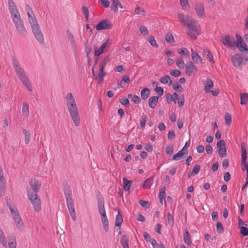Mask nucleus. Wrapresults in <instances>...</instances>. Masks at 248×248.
Wrapping results in <instances>:
<instances>
[{"label": "nucleus", "mask_w": 248, "mask_h": 248, "mask_svg": "<svg viewBox=\"0 0 248 248\" xmlns=\"http://www.w3.org/2000/svg\"><path fill=\"white\" fill-rule=\"evenodd\" d=\"M150 90L147 88H145L141 91L140 95L141 97L143 100H146L149 96L150 94Z\"/></svg>", "instance_id": "obj_32"}, {"label": "nucleus", "mask_w": 248, "mask_h": 248, "mask_svg": "<svg viewBox=\"0 0 248 248\" xmlns=\"http://www.w3.org/2000/svg\"><path fill=\"white\" fill-rule=\"evenodd\" d=\"M34 35L40 44H43L44 42V38L42 32L41 31L40 26L32 29Z\"/></svg>", "instance_id": "obj_19"}, {"label": "nucleus", "mask_w": 248, "mask_h": 248, "mask_svg": "<svg viewBox=\"0 0 248 248\" xmlns=\"http://www.w3.org/2000/svg\"><path fill=\"white\" fill-rule=\"evenodd\" d=\"M8 5L11 18L15 25L16 31L19 34L23 36L26 35L27 31L16 6L13 1H9Z\"/></svg>", "instance_id": "obj_3"}, {"label": "nucleus", "mask_w": 248, "mask_h": 248, "mask_svg": "<svg viewBox=\"0 0 248 248\" xmlns=\"http://www.w3.org/2000/svg\"><path fill=\"white\" fill-rule=\"evenodd\" d=\"M124 188L125 191H129L131 185V182L128 180L126 178H123Z\"/></svg>", "instance_id": "obj_30"}, {"label": "nucleus", "mask_w": 248, "mask_h": 248, "mask_svg": "<svg viewBox=\"0 0 248 248\" xmlns=\"http://www.w3.org/2000/svg\"><path fill=\"white\" fill-rule=\"evenodd\" d=\"M231 59L233 65L235 67H238L242 64H244L248 60V58H247L246 56L243 57L240 54H236L232 57Z\"/></svg>", "instance_id": "obj_13"}, {"label": "nucleus", "mask_w": 248, "mask_h": 248, "mask_svg": "<svg viewBox=\"0 0 248 248\" xmlns=\"http://www.w3.org/2000/svg\"><path fill=\"white\" fill-rule=\"evenodd\" d=\"M191 58L194 62L196 63H202V60L201 56H199L198 54L193 49V48H191Z\"/></svg>", "instance_id": "obj_21"}, {"label": "nucleus", "mask_w": 248, "mask_h": 248, "mask_svg": "<svg viewBox=\"0 0 248 248\" xmlns=\"http://www.w3.org/2000/svg\"><path fill=\"white\" fill-rule=\"evenodd\" d=\"M128 97L135 104H139L140 101V98L136 95L129 94L128 95Z\"/></svg>", "instance_id": "obj_37"}, {"label": "nucleus", "mask_w": 248, "mask_h": 248, "mask_svg": "<svg viewBox=\"0 0 248 248\" xmlns=\"http://www.w3.org/2000/svg\"><path fill=\"white\" fill-rule=\"evenodd\" d=\"M178 17L181 23L187 27V35L192 39H196L201 33L200 26L198 23L194 18L182 14H179Z\"/></svg>", "instance_id": "obj_1"}, {"label": "nucleus", "mask_w": 248, "mask_h": 248, "mask_svg": "<svg viewBox=\"0 0 248 248\" xmlns=\"http://www.w3.org/2000/svg\"><path fill=\"white\" fill-rule=\"evenodd\" d=\"M225 120L226 124L229 125L232 122V119L231 116L229 113H227L225 115Z\"/></svg>", "instance_id": "obj_61"}, {"label": "nucleus", "mask_w": 248, "mask_h": 248, "mask_svg": "<svg viewBox=\"0 0 248 248\" xmlns=\"http://www.w3.org/2000/svg\"><path fill=\"white\" fill-rule=\"evenodd\" d=\"M111 45V41L110 39H108L99 48H97L96 46H94V55L95 56H99L102 54L107 52Z\"/></svg>", "instance_id": "obj_11"}, {"label": "nucleus", "mask_w": 248, "mask_h": 248, "mask_svg": "<svg viewBox=\"0 0 248 248\" xmlns=\"http://www.w3.org/2000/svg\"><path fill=\"white\" fill-rule=\"evenodd\" d=\"M123 217L122 215H121L119 213V212H118V214L116 216V219L115 221V226H117L118 227H120L122 222H123Z\"/></svg>", "instance_id": "obj_42"}, {"label": "nucleus", "mask_w": 248, "mask_h": 248, "mask_svg": "<svg viewBox=\"0 0 248 248\" xmlns=\"http://www.w3.org/2000/svg\"><path fill=\"white\" fill-rule=\"evenodd\" d=\"M82 10V12H83V14L85 16L86 19V20H87L88 18V14H89L88 8L86 6H83Z\"/></svg>", "instance_id": "obj_62"}, {"label": "nucleus", "mask_w": 248, "mask_h": 248, "mask_svg": "<svg viewBox=\"0 0 248 248\" xmlns=\"http://www.w3.org/2000/svg\"><path fill=\"white\" fill-rule=\"evenodd\" d=\"M66 36H67L68 42L71 45H72L73 46H76V41H75V40L74 39V37L73 34L71 32L67 31L66 32Z\"/></svg>", "instance_id": "obj_26"}, {"label": "nucleus", "mask_w": 248, "mask_h": 248, "mask_svg": "<svg viewBox=\"0 0 248 248\" xmlns=\"http://www.w3.org/2000/svg\"><path fill=\"white\" fill-rule=\"evenodd\" d=\"M64 100L68 110L70 117L75 125L78 127L80 124V116L74 96L71 93L64 96Z\"/></svg>", "instance_id": "obj_2"}, {"label": "nucleus", "mask_w": 248, "mask_h": 248, "mask_svg": "<svg viewBox=\"0 0 248 248\" xmlns=\"http://www.w3.org/2000/svg\"><path fill=\"white\" fill-rule=\"evenodd\" d=\"M148 40L152 46L155 47H158V45L157 44L154 37L153 36H149Z\"/></svg>", "instance_id": "obj_44"}, {"label": "nucleus", "mask_w": 248, "mask_h": 248, "mask_svg": "<svg viewBox=\"0 0 248 248\" xmlns=\"http://www.w3.org/2000/svg\"><path fill=\"white\" fill-rule=\"evenodd\" d=\"M118 7L121 9L123 8L122 4L119 1H113L111 5V9L112 11L116 12L118 10Z\"/></svg>", "instance_id": "obj_28"}, {"label": "nucleus", "mask_w": 248, "mask_h": 248, "mask_svg": "<svg viewBox=\"0 0 248 248\" xmlns=\"http://www.w3.org/2000/svg\"><path fill=\"white\" fill-rule=\"evenodd\" d=\"M167 218L169 224L171 226H172L173 224V218L170 213H168Z\"/></svg>", "instance_id": "obj_58"}, {"label": "nucleus", "mask_w": 248, "mask_h": 248, "mask_svg": "<svg viewBox=\"0 0 248 248\" xmlns=\"http://www.w3.org/2000/svg\"><path fill=\"white\" fill-rule=\"evenodd\" d=\"M170 74L174 77H177L181 75V71L179 70L171 69Z\"/></svg>", "instance_id": "obj_50"}, {"label": "nucleus", "mask_w": 248, "mask_h": 248, "mask_svg": "<svg viewBox=\"0 0 248 248\" xmlns=\"http://www.w3.org/2000/svg\"><path fill=\"white\" fill-rule=\"evenodd\" d=\"M166 100L168 103H170L172 101H173L175 103L176 102L175 101V99H174L173 95L171 94L170 93H168L166 95Z\"/></svg>", "instance_id": "obj_57"}, {"label": "nucleus", "mask_w": 248, "mask_h": 248, "mask_svg": "<svg viewBox=\"0 0 248 248\" xmlns=\"http://www.w3.org/2000/svg\"><path fill=\"white\" fill-rule=\"evenodd\" d=\"M217 231L219 233H222L224 232L223 227L220 222L217 223Z\"/></svg>", "instance_id": "obj_53"}, {"label": "nucleus", "mask_w": 248, "mask_h": 248, "mask_svg": "<svg viewBox=\"0 0 248 248\" xmlns=\"http://www.w3.org/2000/svg\"><path fill=\"white\" fill-rule=\"evenodd\" d=\"M195 9L198 16L200 18L205 17V11L203 3L198 2L195 5Z\"/></svg>", "instance_id": "obj_18"}, {"label": "nucleus", "mask_w": 248, "mask_h": 248, "mask_svg": "<svg viewBox=\"0 0 248 248\" xmlns=\"http://www.w3.org/2000/svg\"><path fill=\"white\" fill-rule=\"evenodd\" d=\"M98 209L101 216V218L104 229L106 232H107L108 230V221L106 215L104 203L103 202H99Z\"/></svg>", "instance_id": "obj_8"}, {"label": "nucleus", "mask_w": 248, "mask_h": 248, "mask_svg": "<svg viewBox=\"0 0 248 248\" xmlns=\"http://www.w3.org/2000/svg\"><path fill=\"white\" fill-rule=\"evenodd\" d=\"M22 113L24 116L26 117H28L29 115V105L28 103H24L23 104V107L22 108Z\"/></svg>", "instance_id": "obj_34"}, {"label": "nucleus", "mask_w": 248, "mask_h": 248, "mask_svg": "<svg viewBox=\"0 0 248 248\" xmlns=\"http://www.w3.org/2000/svg\"><path fill=\"white\" fill-rule=\"evenodd\" d=\"M172 86H173V89L176 91H181L183 89L181 85H180L178 83H176L173 84Z\"/></svg>", "instance_id": "obj_63"}, {"label": "nucleus", "mask_w": 248, "mask_h": 248, "mask_svg": "<svg viewBox=\"0 0 248 248\" xmlns=\"http://www.w3.org/2000/svg\"><path fill=\"white\" fill-rule=\"evenodd\" d=\"M165 40L168 43L171 44L174 42V38L170 33H168L165 36Z\"/></svg>", "instance_id": "obj_40"}, {"label": "nucleus", "mask_w": 248, "mask_h": 248, "mask_svg": "<svg viewBox=\"0 0 248 248\" xmlns=\"http://www.w3.org/2000/svg\"><path fill=\"white\" fill-rule=\"evenodd\" d=\"M26 11L27 12L28 21L31 24V29H34L39 27V25L37 22L36 18L31 9V7L29 5L26 6Z\"/></svg>", "instance_id": "obj_10"}, {"label": "nucleus", "mask_w": 248, "mask_h": 248, "mask_svg": "<svg viewBox=\"0 0 248 248\" xmlns=\"http://www.w3.org/2000/svg\"><path fill=\"white\" fill-rule=\"evenodd\" d=\"M241 162H247V152L245 148L242 147L241 148Z\"/></svg>", "instance_id": "obj_46"}, {"label": "nucleus", "mask_w": 248, "mask_h": 248, "mask_svg": "<svg viewBox=\"0 0 248 248\" xmlns=\"http://www.w3.org/2000/svg\"><path fill=\"white\" fill-rule=\"evenodd\" d=\"M221 42L224 46L230 48L234 49L235 48L236 41L232 36L227 35L221 37Z\"/></svg>", "instance_id": "obj_12"}, {"label": "nucleus", "mask_w": 248, "mask_h": 248, "mask_svg": "<svg viewBox=\"0 0 248 248\" xmlns=\"http://www.w3.org/2000/svg\"><path fill=\"white\" fill-rule=\"evenodd\" d=\"M235 37L237 39V41L236 42L235 46L236 45V46H238L240 44L244 43L243 40L240 35L236 34Z\"/></svg>", "instance_id": "obj_60"}, {"label": "nucleus", "mask_w": 248, "mask_h": 248, "mask_svg": "<svg viewBox=\"0 0 248 248\" xmlns=\"http://www.w3.org/2000/svg\"><path fill=\"white\" fill-rule=\"evenodd\" d=\"M106 73L104 71V69L99 67L97 77H95V79H98V83L101 84L104 81V77Z\"/></svg>", "instance_id": "obj_22"}, {"label": "nucleus", "mask_w": 248, "mask_h": 248, "mask_svg": "<svg viewBox=\"0 0 248 248\" xmlns=\"http://www.w3.org/2000/svg\"><path fill=\"white\" fill-rule=\"evenodd\" d=\"M213 82L210 78L207 79L204 85V91L206 93H211L213 96H216L218 94L219 91L217 90H211L213 88Z\"/></svg>", "instance_id": "obj_15"}, {"label": "nucleus", "mask_w": 248, "mask_h": 248, "mask_svg": "<svg viewBox=\"0 0 248 248\" xmlns=\"http://www.w3.org/2000/svg\"><path fill=\"white\" fill-rule=\"evenodd\" d=\"M26 11L27 12L28 21L31 24V29H34L39 27V25L37 22L36 18L31 9V7L29 5L26 6Z\"/></svg>", "instance_id": "obj_9"}, {"label": "nucleus", "mask_w": 248, "mask_h": 248, "mask_svg": "<svg viewBox=\"0 0 248 248\" xmlns=\"http://www.w3.org/2000/svg\"><path fill=\"white\" fill-rule=\"evenodd\" d=\"M217 147L218 148V154L221 157H225L226 155V149L225 142L223 140H220L217 143Z\"/></svg>", "instance_id": "obj_17"}, {"label": "nucleus", "mask_w": 248, "mask_h": 248, "mask_svg": "<svg viewBox=\"0 0 248 248\" xmlns=\"http://www.w3.org/2000/svg\"><path fill=\"white\" fill-rule=\"evenodd\" d=\"M183 59L184 58H182V57H181L180 58L176 60V64L177 66L179 68H181V69L184 68L185 65V63L183 60Z\"/></svg>", "instance_id": "obj_43"}, {"label": "nucleus", "mask_w": 248, "mask_h": 248, "mask_svg": "<svg viewBox=\"0 0 248 248\" xmlns=\"http://www.w3.org/2000/svg\"><path fill=\"white\" fill-rule=\"evenodd\" d=\"M0 243L1 245L6 248L7 247V240L6 236L3 230L0 227Z\"/></svg>", "instance_id": "obj_23"}, {"label": "nucleus", "mask_w": 248, "mask_h": 248, "mask_svg": "<svg viewBox=\"0 0 248 248\" xmlns=\"http://www.w3.org/2000/svg\"><path fill=\"white\" fill-rule=\"evenodd\" d=\"M203 53L206 54L207 58L208 59L209 61L213 62H214L213 56L209 50L206 49H204Z\"/></svg>", "instance_id": "obj_45"}, {"label": "nucleus", "mask_w": 248, "mask_h": 248, "mask_svg": "<svg viewBox=\"0 0 248 248\" xmlns=\"http://www.w3.org/2000/svg\"><path fill=\"white\" fill-rule=\"evenodd\" d=\"M178 52L182 58H189V53L188 51L185 47H183L178 49Z\"/></svg>", "instance_id": "obj_24"}, {"label": "nucleus", "mask_w": 248, "mask_h": 248, "mask_svg": "<svg viewBox=\"0 0 248 248\" xmlns=\"http://www.w3.org/2000/svg\"><path fill=\"white\" fill-rule=\"evenodd\" d=\"M155 90L158 93L159 96H161L163 94L164 90L163 89L157 86V84H156V86L155 88Z\"/></svg>", "instance_id": "obj_55"}, {"label": "nucleus", "mask_w": 248, "mask_h": 248, "mask_svg": "<svg viewBox=\"0 0 248 248\" xmlns=\"http://www.w3.org/2000/svg\"><path fill=\"white\" fill-rule=\"evenodd\" d=\"M128 238L125 236H123L121 239V243L123 248H129L128 244Z\"/></svg>", "instance_id": "obj_35"}, {"label": "nucleus", "mask_w": 248, "mask_h": 248, "mask_svg": "<svg viewBox=\"0 0 248 248\" xmlns=\"http://www.w3.org/2000/svg\"><path fill=\"white\" fill-rule=\"evenodd\" d=\"M22 132L25 135V143L26 144H28L31 139V134L30 132L26 129H23Z\"/></svg>", "instance_id": "obj_39"}, {"label": "nucleus", "mask_w": 248, "mask_h": 248, "mask_svg": "<svg viewBox=\"0 0 248 248\" xmlns=\"http://www.w3.org/2000/svg\"><path fill=\"white\" fill-rule=\"evenodd\" d=\"M173 151V147L172 144L168 145L166 148V153L167 155H171Z\"/></svg>", "instance_id": "obj_52"}, {"label": "nucleus", "mask_w": 248, "mask_h": 248, "mask_svg": "<svg viewBox=\"0 0 248 248\" xmlns=\"http://www.w3.org/2000/svg\"><path fill=\"white\" fill-rule=\"evenodd\" d=\"M9 206V209L17 229L22 231L24 229V223L17 210L14 207Z\"/></svg>", "instance_id": "obj_5"}, {"label": "nucleus", "mask_w": 248, "mask_h": 248, "mask_svg": "<svg viewBox=\"0 0 248 248\" xmlns=\"http://www.w3.org/2000/svg\"><path fill=\"white\" fill-rule=\"evenodd\" d=\"M65 198L66 200L67 206L70 216L73 220L76 219V214L75 209V205L72 197V193L70 191L65 193Z\"/></svg>", "instance_id": "obj_7"}, {"label": "nucleus", "mask_w": 248, "mask_h": 248, "mask_svg": "<svg viewBox=\"0 0 248 248\" xmlns=\"http://www.w3.org/2000/svg\"><path fill=\"white\" fill-rule=\"evenodd\" d=\"M184 241L185 243L187 244L188 245L190 246L192 244L191 241L189 237V232L188 230H186L185 234L184 237Z\"/></svg>", "instance_id": "obj_38"}, {"label": "nucleus", "mask_w": 248, "mask_h": 248, "mask_svg": "<svg viewBox=\"0 0 248 248\" xmlns=\"http://www.w3.org/2000/svg\"><path fill=\"white\" fill-rule=\"evenodd\" d=\"M30 184L32 189L31 192L37 193L41 187V183L36 179H31Z\"/></svg>", "instance_id": "obj_20"}, {"label": "nucleus", "mask_w": 248, "mask_h": 248, "mask_svg": "<svg viewBox=\"0 0 248 248\" xmlns=\"http://www.w3.org/2000/svg\"><path fill=\"white\" fill-rule=\"evenodd\" d=\"M27 193L34 210L39 212L41 210V202L38 195L35 192H32L31 190H28Z\"/></svg>", "instance_id": "obj_6"}, {"label": "nucleus", "mask_w": 248, "mask_h": 248, "mask_svg": "<svg viewBox=\"0 0 248 248\" xmlns=\"http://www.w3.org/2000/svg\"><path fill=\"white\" fill-rule=\"evenodd\" d=\"M12 62L16 72L18 75L20 79L24 85V86L27 88V89L30 92H31L32 91V87L29 78L25 74V71L20 66L18 62L16 60H13Z\"/></svg>", "instance_id": "obj_4"}, {"label": "nucleus", "mask_w": 248, "mask_h": 248, "mask_svg": "<svg viewBox=\"0 0 248 248\" xmlns=\"http://www.w3.org/2000/svg\"><path fill=\"white\" fill-rule=\"evenodd\" d=\"M240 229V233L244 236L248 235V229L246 227H242Z\"/></svg>", "instance_id": "obj_59"}, {"label": "nucleus", "mask_w": 248, "mask_h": 248, "mask_svg": "<svg viewBox=\"0 0 248 248\" xmlns=\"http://www.w3.org/2000/svg\"><path fill=\"white\" fill-rule=\"evenodd\" d=\"M187 154V153H185V152L181 150L172 156V159L174 160H178L183 157L185 155H186Z\"/></svg>", "instance_id": "obj_29"}, {"label": "nucleus", "mask_w": 248, "mask_h": 248, "mask_svg": "<svg viewBox=\"0 0 248 248\" xmlns=\"http://www.w3.org/2000/svg\"><path fill=\"white\" fill-rule=\"evenodd\" d=\"M197 71V66L191 62H189L186 65V74L190 76Z\"/></svg>", "instance_id": "obj_16"}, {"label": "nucleus", "mask_w": 248, "mask_h": 248, "mask_svg": "<svg viewBox=\"0 0 248 248\" xmlns=\"http://www.w3.org/2000/svg\"><path fill=\"white\" fill-rule=\"evenodd\" d=\"M153 184V177H150V178L145 180L142 185V186L145 188L149 189L151 187Z\"/></svg>", "instance_id": "obj_33"}, {"label": "nucleus", "mask_w": 248, "mask_h": 248, "mask_svg": "<svg viewBox=\"0 0 248 248\" xmlns=\"http://www.w3.org/2000/svg\"><path fill=\"white\" fill-rule=\"evenodd\" d=\"M237 46L239 48V50L241 51H248V46L244 42L242 44H240Z\"/></svg>", "instance_id": "obj_49"}, {"label": "nucleus", "mask_w": 248, "mask_h": 248, "mask_svg": "<svg viewBox=\"0 0 248 248\" xmlns=\"http://www.w3.org/2000/svg\"><path fill=\"white\" fill-rule=\"evenodd\" d=\"M200 169H201V167L199 165H195L192 170V171L191 172V174H192V175L197 174L199 172Z\"/></svg>", "instance_id": "obj_56"}, {"label": "nucleus", "mask_w": 248, "mask_h": 248, "mask_svg": "<svg viewBox=\"0 0 248 248\" xmlns=\"http://www.w3.org/2000/svg\"><path fill=\"white\" fill-rule=\"evenodd\" d=\"M6 191L5 179L0 180V196L4 195Z\"/></svg>", "instance_id": "obj_27"}, {"label": "nucleus", "mask_w": 248, "mask_h": 248, "mask_svg": "<svg viewBox=\"0 0 248 248\" xmlns=\"http://www.w3.org/2000/svg\"><path fill=\"white\" fill-rule=\"evenodd\" d=\"M158 97L156 96H152L150 97L148 100V104L149 107L151 108H154L157 105V103L158 101Z\"/></svg>", "instance_id": "obj_25"}, {"label": "nucleus", "mask_w": 248, "mask_h": 248, "mask_svg": "<svg viewBox=\"0 0 248 248\" xmlns=\"http://www.w3.org/2000/svg\"><path fill=\"white\" fill-rule=\"evenodd\" d=\"M140 33L144 36L146 35L148 33V29L147 27L144 26H141L140 27Z\"/></svg>", "instance_id": "obj_51"}, {"label": "nucleus", "mask_w": 248, "mask_h": 248, "mask_svg": "<svg viewBox=\"0 0 248 248\" xmlns=\"http://www.w3.org/2000/svg\"><path fill=\"white\" fill-rule=\"evenodd\" d=\"M139 203L140 205L143 207L147 208L149 207L148 202L144 200H140Z\"/></svg>", "instance_id": "obj_64"}, {"label": "nucleus", "mask_w": 248, "mask_h": 248, "mask_svg": "<svg viewBox=\"0 0 248 248\" xmlns=\"http://www.w3.org/2000/svg\"><path fill=\"white\" fill-rule=\"evenodd\" d=\"M241 169L243 171L246 170L247 179H248V164L247 162H241Z\"/></svg>", "instance_id": "obj_54"}, {"label": "nucleus", "mask_w": 248, "mask_h": 248, "mask_svg": "<svg viewBox=\"0 0 248 248\" xmlns=\"http://www.w3.org/2000/svg\"><path fill=\"white\" fill-rule=\"evenodd\" d=\"M181 6L183 10H188L190 8V5L188 3V1H181Z\"/></svg>", "instance_id": "obj_47"}, {"label": "nucleus", "mask_w": 248, "mask_h": 248, "mask_svg": "<svg viewBox=\"0 0 248 248\" xmlns=\"http://www.w3.org/2000/svg\"><path fill=\"white\" fill-rule=\"evenodd\" d=\"M109 61L110 59L109 56L105 57L100 62L99 67L104 69V67L107 65V64L109 62Z\"/></svg>", "instance_id": "obj_41"}, {"label": "nucleus", "mask_w": 248, "mask_h": 248, "mask_svg": "<svg viewBox=\"0 0 248 248\" xmlns=\"http://www.w3.org/2000/svg\"><path fill=\"white\" fill-rule=\"evenodd\" d=\"M147 119V116L146 115L143 114L141 117L140 121V125L141 128H143L145 125Z\"/></svg>", "instance_id": "obj_48"}, {"label": "nucleus", "mask_w": 248, "mask_h": 248, "mask_svg": "<svg viewBox=\"0 0 248 248\" xmlns=\"http://www.w3.org/2000/svg\"><path fill=\"white\" fill-rule=\"evenodd\" d=\"M160 82L163 84H171L172 83V81L169 76H165L162 77L159 79Z\"/></svg>", "instance_id": "obj_31"}, {"label": "nucleus", "mask_w": 248, "mask_h": 248, "mask_svg": "<svg viewBox=\"0 0 248 248\" xmlns=\"http://www.w3.org/2000/svg\"><path fill=\"white\" fill-rule=\"evenodd\" d=\"M241 104L244 105L248 102V93H243L240 94Z\"/></svg>", "instance_id": "obj_36"}, {"label": "nucleus", "mask_w": 248, "mask_h": 248, "mask_svg": "<svg viewBox=\"0 0 248 248\" xmlns=\"http://www.w3.org/2000/svg\"><path fill=\"white\" fill-rule=\"evenodd\" d=\"M113 27V24L109 19L102 20L96 26L97 31L107 30L111 29Z\"/></svg>", "instance_id": "obj_14"}]
</instances>
